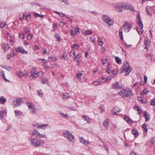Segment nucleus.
<instances>
[{
    "label": "nucleus",
    "mask_w": 155,
    "mask_h": 155,
    "mask_svg": "<svg viewBox=\"0 0 155 155\" xmlns=\"http://www.w3.org/2000/svg\"><path fill=\"white\" fill-rule=\"evenodd\" d=\"M32 136L31 137V144L34 147H37L42 146L44 142L42 140L37 139L36 138H32Z\"/></svg>",
    "instance_id": "nucleus-1"
},
{
    "label": "nucleus",
    "mask_w": 155,
    "mask_h": 155,
    "mask_svg": "<svg viewBox=\"0 0 155 155\" xmlns=\"http://www.w3.org/2000/svg\"><path fill=\"white\" fill-rule=\"evenodd\" d=\"M137 22L138 25L140 29H139L138 28H136V30L139 34H142L143 32V24L141 21L140 14L139 13H137Z\"/></svg>",
    "instance_id": "nucleus-2"
},
{
    "label": "nucleus",
    "mask_w": 155,
    "mask_h": 155,
    "mask_svg": "<svg viewBox=\"0 0 155 155\" xmlns=\"http://www.w3.org/2000/svg\"><path fill=\"white\" fill-rule=\"evenodd\" d=\"M119 94L120 95L123 97H130L134 95L132 90L128 88L121 91L119 92Z\"/></svg>",
    "instance_id": "nucleus-3"
},
{
    "label": "nucleus",
    "mask_w": 155,
    "mask_h": 155,
    "mask_svg": "<svg viewBox=\"0 0 155 155\" xmlns=\"http://www.w3.org/2000/svg\"><path fill=\"white\" fill-rule=\"evenodd\" d=\"M121 69H122V71H124L125 70V72L126 73L125 75L126 76L128 75L131 72V68L130 67L129 63L128 62L126 61L124 62L123 67L121 68Z\"/></svg>",
    "instance_id": "nucleus-4"
},
{
    "label": "nucleus",
    "mask_w": 155,
    "mask_h": 155,
    "mask_svg": "<svg viewBox=\"0 0 155 155\" xmlns=\"http://www.w3.org/2000/svg\"><path fill=\"white\" fill-rule=\"evenodd\" d=\"M64 136L67 138L69 142H73L74 141V135L67 130L64 131L63 133Z\"/></svg>",
    "instance_id": "nucleus-5"
},
{
    "label": "nucleus",
    "mask_w": 155,
    "mask_h": 155,
    "mask_svg": "<svg viewBox=\"0 0 155 155\" xmlns=\"http://www.w3.org/2000/svg\"><path fill=\"white\" fill-rule=\"evenodd\" d=\"M125 4L124 2L118 3L115 5L116 9L119 12H121L123 9H124Z\"/></svg>",
    "instance_id": "nucleus-6"
},
{
    "label": "nucleus",
    "mask_w": 155,
    "mask_h": 155,
    "mask_svg": "<svg viewBox=\"0 0 155 155\" xmlns=\"http://www.w3.org/2000/svg\"><path fill=\"white\" fill-rule=\"evenodd\" d=\"M103 21L109 25H112L113 24V21L107 16L103 15L102 16Z\"/></svg>",
    "instance_id": "nucleus-7"
},
{
    "label": "nucleus",
    "mask_w": 155,
    "mask_h": 155,
    "mask_svg": "<svg viewBox=\"0 0 155 155\" xmlns=\"http://www.w3.org/2000/svg\"><path fill=\"white\" fill-rule=\"evenodd\" d=\"M132 24L131 23L126 21L123 25L124 30L127 32H129L132 28Z\"/></svg>",
    "instance_id": "nucleus-8"
},
{
    "label": "nucleus",
    "mask_w": 155,
    "mask_h": 155,
    "mask_svg": "<svg viewBox=\"0 0 155 155\" xmlns=\"http://www.w3.org/2000/svg\"><path fill=\"white\" fill-rule=\"evenodd\" d=\"M33 135L37 138H45L46 136L45 135H42L40 134L37 130H34L32 133Z\"/></svg>",
    "instance_id": "nucleus-9"
},
{
    "label": "nucleus",
    "mask_w": 155,
    "mask_h": 155,
    "mask_svg": "<svg viewBox=\"0 0 155 155\" xmlns=\"http://www.w3.org/2000/svg\"><path fill=\"white\" fill-rule=\"evenodd\" d=\"M27 104L32 113L35 114L36 111V108L34 105L29 101L27 102Z\"/></svg>",
    "instance_id": "nucleus-10"
},
{
    "label": "nucleus",
    "mask_w": 155,
    "mask_h": 155,
    "mask_svg": "<svg viewBox=\"0 0 155 155\" xmlns=\"http://www.w3.org/2000/svg\"><path fill=\"white\" fill-rule=\"evenodd\" d=\"M22 98H17L13 102L15 106L17 107L20 105L22 103Z\"/></svg>",
    "instance_id": "nucleus-11"
},
{
    "label": "nucleus",
    "mask_w": 155,
    "mask_h": 155,
    "mask_svg": "<svg viewBox=\"0 0 155 155\" xmlns=\"http://www.w3.org/2000/svg\"><path fill=\"white\" fill-rule=\"evenodd\" d=\"M15 51H16L18 52H20L22 54H28L27 51H25L24 49L21 47H18L15 48Z\"/></svg>",
    "instance_id": "nucleus-12"
},
{
    "label": "nucleus",
    "mask_w": 155,
    "mask_h": 155,
    "mask_svg": "<svg viewBox=\"0 0 155 155\" xmlns=\"http://www.w3.org/2000/svg\"><path fill=\"white\" fill-rule=\"evenodd\" d=\"M122 87V86L120 85L119 82L117 81L113 84L112 85V88L114 89H121Z\"/></svg>",
    "instance_id": "nucleus-13"
},
{
    "label": "nucleus",
    "mask_w": 155,
    "mask_h": 155,
    "mask_svg": "<svg viewBox=\"0 0 155 155\" xmlns=\"http://www.w3.org/2000/svg\"><path fill=\"white\" fill-rule=\"evenodd\" d=\"M79 29L76 27L74 29H72L71 31V35L73 37H74L75 35L78 32H79Z\"/></svg>",
    "instance_id": "nucleus-14"
},
{
    "label": "nucleus",
    "mask_w": 155,
    "mask_h": 155,
    "mask_svg": "<svg viewBox=\"0 0 155 155\" xmlns=\"http://www.w3.org/2000/svg\"><path fill=\"white\" fill-rule=\"evenodd\" d=\"M150 43V41L146 37L145 39L144 45L145 47L144 48L146 50H147L149 48V45Z\"/></svg>",
    "instance_id": "nucleus-15"
},
{
    "label": "nucleus",
    "mask_w": 155,
    "mask_h": 155,
    "mask_svg": "<svg viewBox=\"0 0 155 155\" xmlns=\"http://www.w3.org/2000/svg\"><path fill=\"white\" fill-rule=\"evenodd\" d=\"M124 119L129 124H132L133 122L132 120L126 115L124 116Z\"/></svg>",
    "instance_id": "nucleus-16"
},
{
    "label": "nucleus",
    "mask_w": 155,
    "mask_h": 155,
    "mask_svg": "<svg viewBox=\"0 0 155 155\" xmlns=\"http://www.w3.org/2000/svg\"><path fill=\"white\" fill-rule=\"evenodd\" d=\"M114 112L112 113L113 115H117L118 113L121 111L120 109L117 107H115L113 109Z\"/></svg>",
    "instance_id": "nucleus-17"
},
{
    "label": "nucleus",
    "mask_w": 155,
    "mask_h": 155,
    "mask_svg": "<svg viewBox=\"0 0 155 155\" xmlns=\"http://www.w3.org/2000/svg\"><path fill=\"white\" fill-rule=\"evenodd\" d=\"M79 140L80 143L85 145H88L90 143L88 141H86L83 138L81 137H79Z\"/></svg>",
    "instance_id": "nucleus-18"
},
{
    "label": "nucleus",
    "mask_w": 155,
    "mask_h": 155,
    "mask_svg": "<svg viewBox=\"0 0 155 155\" xmlns=\"http://www.w3.org/2000/svg\"><path fill=\"white\" fill-rule=\"evenodd\" d=\"M124 9L129 10L130 11H134V8L131 5H127L125 4V6H124Z\"/></svg>",
    "instance_id": "nucleus-19"
},
{
    "label": "nucleus",
    "mask_w": 155,
    "mask_h": 155,
    "mask_svg": "<svg viewBox=\"0 0 155 155\" xmlns=\"http://www.w3.org/2000/svg\"><path fill=\"white\" fill-rule=\"evenodd\" d=\"M40 73H41L42 74V72H38L37 73H36L35 71L33 72L31 75V77L32 78L33 80L36 77L39 76V74Z\"/></svg>",
    "instance_id": "nucleus-20"
},
{
    "label": "nucleus",
    "mask_w": 155,
    "mask_h": 155,
    "mask_svg": "<svg viewBox=\"0 0 155 155\" xmlns=\"http://www.w3.org/2000/svg\"><path fill=\"white\" fill-rule=\"evenodd\" d=\"M144 117L145 118V121L147 122L149 121L150 119V117L149 114H147L146 111H144L143 112Z\"/></svg>",
    "instance_id": "nucleus-21"
},
{
    "label": "nucleus",
    "mask_w": 155,
    "mask_h": 155,
    "mask_svg": "<svg viewBox=\"0 0 155 155\" xmlns=\"http://www.w3.org/2000/svg\"><path fill=\"white\" fill-rule=\"evenodd\" d=\"M7 113V111L5 110L0 111V118L1 119H2L3 118L4 115H6Z\"/></svg>",
    "instance_id": "nucleus-22"
},
{
    "label": "nucleus",
    "mask_w": 155,
    "mask_h": 155,
    "mask_svg": "<svg viewBox=\"0 0 155 155\" xmlns=\"http://www.w3.org/2000/svg\"><path fill=\"white\" fill-rule=\"evenodd\" d=\"M134 109L136 110L137 111L139 114H140L141 113L142 111L141 110L140 107H139L137 105H136L134 107Z\"/></svg>",
    "instance_id": "nucleus-23"
},
{
    "label": "nucleus",
    "mask_w": 155,
    "mask_h": 155,
    "mask_svg": "<svg viewBox=\"0 0 155 155\" xmlns=\"http://www.w3.org/2000/svg\"><path fill=\"white\" fill-rule=\"evenodd\" d=\"M2 47L6 51L8 50L9 48V45L6 43H3Z\"/></svg>",
    "instance_id": "nucleus-24"
},
{
    "label": "nucleus",
    "mask_w": 155,
    "mask_h": 155,
    "mask_svg": "<svg viewBox=\"0 0 155 155\" xmlns=\"http://www.w3.org/2000/svg\"><path fill=\"white\" fill-rule=\"evenodd\" d=\"M132 134L134 135V137H137L139 135L138 132L137 130L136 129H133L132 130Z\"/></svg>",
    "instance_id": "nucleus-25"
},
{
    "label": "nucleus",
    "mask_w": 155,
    "mask_h": 155,
    "mask_svg": "<svg viewBox=\"0 0 155 155\" xmlns=\"http://www.w3.org/2000/svg\"><path fill=\"white\" fill-rule=\"evenodd\" d=\"M48 126V125L47 124H45L42 125H39L38 124H37L36 125V127L38 128H41L43 129H45L46 127Z\"/></svg>",
    "instance_id": "nucleus-26"
},
{
    "label": "nucleus",
    "mask_w": 155,
    "mask_h": 155,
    "mask_svg": "<svg viewBox=\"0 0 155 155\" xmlns=\"http://www.w3.org/2000/svg\"><path fill=\"white\" fill-rule=\"evenodd\" d=\"M6 101V99L3 97H0V103L2 104H4Z\"/></svg>",
    "instance_id": "nucleus-27"
},
{
    "label": "nucleus",
    "mask_w": 155,
    "mask_h": 155,
    "mask_svg": "<svg viewBox=\"0 0 155 155\" xmlns=\"http://www.w3.org/2000/svg\"><path fill=\"white\" fill-rule=\"evenodd\" d=\"M82 75V73L81 72H79L78 73H76V77L78 80L79 81L81 80V78Z\"/></svg>",
    "instance_id": "nucleus-28"
},
{
    "label": "nucleus",
    "mask_w": 155,
    "mask_h": 155,
    "mask_svg": "<svg viewBox=\"0 0 155 155\" xmlns=\"http://www.w3.org/2000/svg\"><path fill=\"white\" fill-rule=\"evenodd\" d=\"M119 34L120 38L121 40H123V32L122 28H120L119 29Z\"/></svg>",
    "instance_id": "nucleus-29"
},
{
    "label": "nucleus",
    "mask_w": 155,
    "mask_h": 155,
    "mask_svg": "<svg viewBox=\"0 0 155 155\" xmlns=\"http://www.w3.org/2000/svg\"><path fill=\"white\" fill-rule=\"evenodd\" d=\"M82 118L83 119H84V120L86 121H87L88 123L89 124L90 123V119L88 117H87V116L86 115H84L82 117Z\"/></svg>",
    "instance_id": "nucleus-30"
},
{
    "label": "nucleus",
    "mask_w": 155,
    "mask_h": 155,
    "mask_svg": "<svg viewBox=\"0 0 155 155\" xmlns=\"http://www.w3.org/2000/svg\"><path fill=\"white\" fill-rule=\"evenodd\" d=\"M97 43L98 45L101 46H102L103 42L101 40V39L99 37L98 38Z\"/></svg>",
    "instance_id": "nucleus-31"
},
{
    "label": "nucleus",
    "mask_w": 155,
    "mask_h": 155,
    "mask_svg": "<svg viewBox=\"0 0 155 155\" xmlns=\"http://www.w3.org/2000/svg\"><path fill=\"white\" fill-rule=\"evenodd\" d=\"M55 13L61 16L62 17H66L65 14L64 13H62L61 12H58L56 11H55Z\"/></svg>",
    "instance_id": "nucleus-32"
},
{
    "label": "nucleus",
    "mask_w": 155,
    "mask_h": 155,
    "mask_svg": "<svg viewBox=\"0 0 155 155\" xmlns=\"http://www.w3.org/2000/svg\"><path fill=\"white\" fill-rule=\"evenodd\" d=\"M42 83L44 84H47L48 82V80L47 79L42 78L41 80Z\"/></svg>",
    "instance_id": "nucleus-33"
},
{
    "label": "nucleus",
    "mask_w": 155,
    "mask_h": 155,
    "mask_svg": "<svg viewBox=\"0 0 155 155\" xmlns=\"http://www.w3.org/2000/svg\"><path fill=\"white\" fill-rule=\"evenodd\" d=\"M14 113L16 116H19L21 115L22 114L21 112L19 111L18 110H15Z\"/></svg>",
    "instance_id": "nucleus-34"
},
{
    "label": "nucleus",
    "mask_w": 155,
    "mask_h": 155,
    "mask_svg": "<svg viewBox=\"0 0 155 155\" xmlns=\"http://www.w3.org/2000/svg\"><path fill=\"white\" fill-rule=\"evenodd\" d=\"M0 75H1L3 78L6 81H8V80H7L5 77V72L3 71H0Z\"/></svg>",
    "instance_id": "nucleus-35"
},
{
    "label": "nucleus",
    "mask_w": 155,
    "mask_h": 155,
    "mask_svg": "<svg viewBox=\"0 0 155 155\" xmlns=\"http://www.w3.org/2000/svg\"><path fill=\"white\" fill-rule=\"evenodd\" d=\"M34 16L35 18H37L38 17L42 18L44 17L43 15H41V14H38L36 13H35Z\"/></svg>",
    "instance_id": "nucleus-36"
},
{
    "label": "nucleus",
    "mask_w": 155,
    "mask_h": 155,
    "mask_svg": "<svg viewBox=\"0 0 155 155\" xmlns=\"http://www.w3.org/2000/svg\"><path fill=\"white\" fill-rule=\"evenodd\" d=\"M109 64L108 63V64L107 66V68L105 69V71L108 74H110L111 72V71L109 68Z\"/></svg>",
    "instance_id": "nucleus-37"
},
{
    "label": "nucleus",
    "mask_w": 155,
    "mask_h": 155,
    "mask_svg": "<svg viewBox=\"0 0 155 155\" xmlns=\"http://www.w3.org/2000/svg\"><path fill=\"white\" fill-rule=\"evenodd\" d=\"M109 123V121L108 120H105L104 121L103 124L104 126L107 127L108 126Z\"/></svg>",
    "instance_id": "nucleus-38"
},
{
    "label": "nucleus",
    "mask_w": 155,
    "mask_h": 155,
    "mask_svg": "<svg viewBox=\"0 0 155 155\" xmlns=\"http://www.w3.org/2000/svg\"><path fill=\"white\" fill-rule=\"evenodd\" d=\"M150 91H147L146 90L144 89L142 92L141 94V95H143L144 94H146L148 93H149Z\"/></svg>",
    "instance_id": "nucleus-39"
},
{
    "label": "nucleus",
    "mask_w": 155,
    "mask_h": 155,
    "mask_svg": "<svg viewBox=\"0 0 155 155\" xmlns=\"http://www.w3.org/2000/svg\"><path fill=\"white\" fill-rule=\"evenodd\" d=\"M115 59L116 62L118 64H119L121 62V60L119 57H116Z\"/></svg>",
    "instance_id": "nucleus-40"
},
{
    "label": "nucleus",
    "mask_w": 155,
    "mask_h": 155,
    "mask_svg": "<svg viewBox=\"0 0 155 155\" xmlns=\"http://www.w3.org/2000/svg\"><path fill=\"white\" fill-rule=\"evenodd\" d=\"M15 56V55L14 54H8L7 56V58L8 60H9L12 57H13Z\"/></svg>",
    "instance_id": "nucleus-41"
},
{
    "label": "nucleus",
    "mask_w": 155,
    "mask_h": 155,
    "mask_svg": "<svg viewBox=\"0 0 155 155\" xmlns=\"http://www.w3.org/2000/svg\"><path fill=\"white\" fill-rule=\"evenodd\" d=\"M147 124H144L142 126V128H143L144 131L146 132L147 131Z\"/></svg>",
    "instance_id": "nucleus-42"
},
{
    "label": "nucleus",
    "mask_w": 155,
    "mask_h": 155,
    "mask_svg": "<svg viewBox=\"0 0 155 155\" xmlns=\"http://www.w3.org/2000/svg\"><path fill=\"white\" fill-rule=\"evenodd\" d=\"M33 37V35L32 34L29 33L28 34L27 36V38L29 40H31L32 39V37Z\"/></svg>",
    "instance_id": "nucleus-43"
},
{
    "label": "nucleus",
    "mask_w": 155,
    "mask_h": 155,
    "mask_svg": "<svg viewBox=\"0 0 155 155\" xmlns=\"http://www.w3.org/2000/svg\"><path fill=\"white\" fill-rule=\"evenodd\" d=\"M31 19V16L30 14L27 15L26 16V19L28 22H29Z\"/></svg>",
    "instance_id": "nucleus-44"
},
{
    "label": "nucleus",
    "mask_w": 155,
    "mask_h": 155,
    "mask_svg": "<svg viewBox=\"0 0 155 155\" xmlns=\"http://www.w3.org/2000/svg\"><path fill=\"white\" fill-rule=\"evenodd\" d=\"M150 104L152 106H155V98H153L150 101Z\"/></svg>",
    "instance_id": "nucleus-45"
},
{
    "label": "nucleus",
    "mask_w": 155,
    "mask_h": 155,
    "mask_svg": "<svg viewBox=\"0 0 155 155\" xmlns=\"http://www.w3.org/2000/svg\"><path fill=\"white\" fill-rule=\"evenodd\" d=\"M6 24L5 22L3 21L0 23V27L2 28H3L6 25Z\"/></svg>",
    "instance_id": "nucleus-46"
},
{
    "label": "nucleus",
    "mask_w": 155,
    "mask_h": 155,
    "mask_svg": "<svg viewBox=\"0 0 155 155\" xmlns=\"http://www.w3.org/2000/svg\"><path fill=\"white\" fill-rule=\"evenodd\" d=\"M61 2H64L66 5H68L69 4L68 0H59Z\"/></svg>",
    "instance_id": "nucleus-47"
},
{
    "label": "nucleus",
    "mask_w": 155,
    "mask_h": 155,
    "mask_svg": "<svg viewBox=\"0 0 155 155\" xmlns=\"http://www.w3.org/2000/svg\"><path fill=\"white\" fill-rule=\"evenodd\" d=\"M81 55L80 53H78L75 57L74 58V61H75V59H78L81 58Z\"/></svg>",
    "instance_id": "nucleus-48"
},
{
    "label": "nucleus",
    "mask_w": 155,
    "mask_h": 155,
    "mask_svg": "<svg viewBox=\"0 0 155 155\" xmlns=\"http://www.w3.org/2000/svg\"><path fill=\"white\" fill-rule=\"evenodd\" d=\"M38 95L39 96L42 97L43 95V94L41 90H39L38 91Z\"/></svg>",
    "instance_id": "nucleus-49"
},
{
    "label": "nucleus",
    "mask_w": 155,
    "mask_h": 155,
    "mask_svg": "<svg viewBox=\"0 0 155 155\" xmlns=\"http://www.w3.org/2000/svg\"><path fill=\"white\" fill-rule=\"evenodd\" d=\"M2 67L8 71H10L12 69V68L10 66H6L3 67L2 66Z\"/></svg>",
    "instance_id": "nucleus-50"
},
{
    "label": "nucleus",
    "mask_w": 155,
    "mask_h": 155,
    "mask_svg": "<svg viewBox=\"0 0 155 155\" xmlns=\"http://www.w3.org/2000/svg\"><path fill=\"white\" fill-rule=\"evenodd\" d=\"M63 99H67L69 97L68 96V94L67 93H65L63 94Z\"/></svg>",
    "instance_id": "nucleus-51"
},
{
    "label": "nucleus",
    "mask_w": 155,
    "mask_h": 155,
    "mask_svg": "<svg viewBox=\"0 0 155 155\" xmlns=\"http://www.w3.org/2000/svg\"><path fill=\"white\" fill-rule=\"evenodd\" d=\"M75 55V51H72L70 52L69 56L70 57H74Z\"/></svg>",
    "instance_id": "nucleus-52"
},
{
    "label": "nucleus",
    "mask_w": 155,
    "mask_h": 155,
    "mask_svg": "<svg viewBox=\"0 0 155 155\" xmlns=\"http://www.w3.org/2000/svg\"><path fill=\"white\" fill-rule=\"evenodd\" d=\"M84 33L86 35H90L92 34V32L90 31L85 30Z\"/></svg>",
    "instance_id": "nucleus-53"
},
{
    "label": "nucleus",
    "mask_w": 155,
    "mask_h": 155,
    "mask_svg": "<svg viewBox=\"0 0 155 155\" xmlns=\"http://www.w3.org/2000/svg\"><path fill=\"white\" fill-rule=\"evenodd\" d=\"M55 38L58 40V41H61V38L60 35L58 34H56L55 35Z\"/></svg>",
    "instance_id": "nucleus-54"
},
{
    "label": "nucleus",
    "mask_w": 155,
    "mask_h": 155,
    "mask_svg": "<svg viewBox=\"0 0 155 155\" xmlns=\"http://www.w3.org/2000/svg\"><path fill=\"white\" fill-rule=\"evenodd\" d=\"M67 54L66 53H64L63 55H61V58L64 59H66L67 57Z\"/></svg>",
    "instance_id": "nucleus-55"
},
{
    "label": "nucleus",
    "mask_w": 155,
    "mask_h": 155,
    "mask_svg": "<svg viewBox=\"0 0 155 155\" xmlns=\"http://www.w3.org/2000/svg\"><path fill=\"white\" fill-rule=\"evenodd\" d=\"M138 100L141 103H144L143 100L141 97H139L138 98Z\"/></svg>",
    "instance_id": "nucleus-56"
},
{
    "label": "nucleus",
    "mask_w": 155,
    "mask_h": 155,
    "mask_svg": "<svg viewBox=\"0 0 155 155\" xmlns=\"http://www.w3.org/2000/svg\"><path fill=\"white\" fill-rule=\"evenodd\" d=\"M17 75L20 77H23L24 76V74H23L21 72H18Z\"/></svg>",
    "instance_id": "nucleus-57"
},
{
    "label": "nucleus",
    "mask_w": 155,
    "mask_h": 155,
    "mask_svg": "<svg viewBox=\"0 0 155 155\" xmlns=\"http://www.w3.org/2000/svg\"><path fill=\"white\" fill-rule=\"evenodd\" d=\"M92 84L95 86H97L99 84V82L97 81H95L93 82Z\"/></svg>",
    "instance_id": "nucleus-58"
},
{
    "label": "nucleus",
    "mask_w": 155,
    "mask_h": 155,
    "mask_svg": "<svg viewBox=\"0 0 155 155\" xmlns=\"http://www.w3.org/2000/svg\"><path fill=\"white\" fill-rule=\"evenodd\" d=\"M72 48H74L75 49H77L78 48V46L77 44H74L73 45H72Z\"/></svg>",
    "instance_id": "nucleus-59"
},
{
    "label": "nucleus",
    "mask_w": 155,
    "mask_h": 155,
    "mask_svg": "<svg viewBox=\"0 0 155 155\" xmlns=\"http://www.w3.org/2000/svg\"><path fill=\"white\" fill-rule=\"evenodd\" d=\"M59 114L60 115H62L64 117H68L67 114H64L62 112H59Z\"/></svg>",
    "instance_id": "nucleus-60"
},
{
    "label": "nucleus",
    "mask_w": 155,
    "mask_h": 155,
    "mask_svg": "<svg viewBox=\"0 0 155 155\" xmlns=\"http://www.w3.org/2000/svg\"><path fill=\"white\" fill-rule=\"evenodd\" d=\"M24 35H25V34L23 33L22 34H21V33H19V36L20 38L24 39Z\"/></svg>",
    "instance_id": "nucleus-61"
},
{
    "label": "nucleus",
    "mask_w": 155,
    "mask_h": 155,
    "mask_svg": "<svg viewBox=\"0 0 155 155\" xmlns=\"http://www.w3.org/2000/svg\"><path fill=\"white\" fill-rule=\"evenodd\" d=\"M47 54V49H44V51H43L42 54H43L44 55H46V54Z\"/></svg>",
    "instance_id": "nucleus-62"
},
{
    "label": "nucleus",
    "mask_w": 155,
    "mask_h": 155,
    "mask_svg": "<svg viewBox=\"0 0 155 155\" xmlns=\"http://www.w3.org/2000/svg\"><path fill=\"white\" fill-rule=\"evenodd\" d=\"M107 62V59H103L102 60V63L103 65H104Z\"/></svg>",
    "instance_id": "nucleus-63"
},
{
    "label": "nucleus",
    "mask_w": 155,
    "mask_h": 155,
    "mask_svg": "<svg viewBox=\"0 0 155 155\" xmlns=\"http://www.w3.org/2000/svg\"><path fill=\"white\" fill-rule=\"evenodd\" d=\"M30 31L29 28L28 27L25 28V33H27L29 32Z\"/></svg>",
    "instance_id": "nucleus-64"
}]
</instances>
